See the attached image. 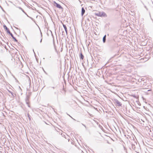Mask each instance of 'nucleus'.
I'll return each mask as SVG.
<instances>
[{
    "mask_svg": "<svg viewBox=\"0 0 153 153\" xmlns=\"http://www.w3.org/2000/svg\"><path fill=\"white\" fill-rule=\"evenodd\" d=\"M4 27L5 29L7 30V33H10L9 29L7 27L6 25H4Z\"/></svg>",
    "mask_w": 153,
    "mask_h": 153,
    "instance_id": "obj_6",
    "label": "nucleus"
},
{
    "mask_svg": "<svg viewBox=\"0 0 153 153\" xmlns=\"http://www.w3.org/2000/svg\"><path fill=\"white\" fill-rule=\"evenodd\" d=\"M123 147H124V149H125V147L124 146H123Z\"/></svg>",
    "mask_w": 153,
    "mask_h": 153,
    "instance_id": "obj_28",
    "label": "nucleus"
},
{
    "mask_svg": "<svg viewBox=\"0 0 153 153\" xmlns=\"http://www.w3.org/2000/svg\"><path fill=\"white\" fill-rule=\"evenodd\" d=\"M82 124L83 126H84L85 127V128H87V127H86V126H85L84 124H83V123H82Z\"/></svg>",
    "mask_w": 153,
    "mask_h": 153,
    "instance_id": "obj_19",
    "label": "nucleus"
},
{
    "mask_svg": "<svg viewBox=\"0 0 153 153\" xmlns=\"http://www.w3.org/2000/svg\"><path fill=\"white\" fill-rule=\"evenodd\" d=\"M7 91L10 93H11V92H12L11 91H10V90H7Z\"/></svg>",
    "mask_w": 153,
    "mask_h": 153,
    "instance_id": "obj_21",
    "label": "nucleus"
},
{
    "mask_svg": "<svg viewBox=\"0 0 153 153\" xmlns=\"http://www.w3.org/2000/svg\"><path fill=\"white\" fill-rule=\"evenodd\" d=\"M55 6L57 8L62 9H63L62 7L59 4L55 2Z\"/></svg>",
    "mask_w": 153,
    "mask_h": 153,
    "instance_id": "obj_4",
    "label": "nucleus"
},
{
    "mask_svg": "<svg viewBox=\"0 0 153 153\" xmlns=\"http://www.w3.org/2000/svg\"><path fill=\"white\" fill-rule=\"evenodd\" d=\"M106 35H105L103 38V43H105L106 41Z\"/></svg>",
    "mask_w": 153,
    "mask_h": 153,
    "instance_id": "obj_9",
    "label": "nucleus"
},
{
    "mask_svg": "<svg viewBox=\"0 0 153 153\" xmlns=\"http://www.w3.org/2000/svg\"><path fill=\"white\" fill-rule=\"evenodd\" d=\"M114 101L117 106H120L122 105V104L117 99H114Z\"/></svg>",
    "mask_w": 153,
    "mask_h": 153,
    "instance_id": "obj_3",
    "label": "nucleus"
},
{
    "mask_svg": "<svg viewBox=\"0 0 153 153\" xmlns=\"http://www.w3.org/2000/svg\"><path fill=\"white\" fill-rule=\"evenodd\" d=\"M67 115H68L71 118H72L74 120H75L73 118V117H72L70 115L68 114H67Z\"/></svg>",
    "mask_w": 153,
    "mask_h": 153,
    "instance_id": "obj_17",
    "label": "nucleus"
},
{
    "mask_svg": "<svg viewBox=\"0 0 153 153\" xmlns=\"http://www.w3.org/2000/svg\"><path fill=\"white\" fill-rule=\"evenodd\" d=\"M75 146L76 147L77 146V147L79 149H80V150H81V148H82V146L80 145V144H76V145H75Z\"/></svg>",
    "mask_w": 153,
    "mask_h": 153,
    "instance_id": "obj_8",
    "label": "nucleus"
},
{
    "mask_svg": "<svg viewBox=\"0 0 153 153\" xmlns=\"http://www.w3.org/2000/svg\"><path fill=\"white\" fill-rule=\"evenodd\" d=\"M9 34L11 36L15 41L18 42V40L16 39V38L13 36V35L11 32Z\"/></svg>",
    "mask_w": 153,
    "mask_h": 153,
    "instance_id": "obj_5",
    "label": "nucleus"
},
{
    "mask_svg": "<svg viewBox=\"0 0 153 153\" xmlns=\"http://www.w3.org/2000/svg\"><path fill=\"white\" fill-rule=\"evenodd\" d=\"M27 115H28V118H29V120H31L30 116L29 114H27Z\"/></svg>",
    "mask_w": 153,
    "mask_h": 153,
    "instance_id": "obj_15",
    "label": "nucleus"
},
{
    "mask_svg": "<svg viewBox=\"0 0 153 153\" xmlns=\"http://www.w3.org/2000/svg\"><path fill=\"white\" fill-rule=\"evenodd\" d=\"M18 7L20 10H22V11L23 12H24V10L21 7Z\"/></svg>",
    "mask_w": 153,
    "mask_h": 153,
    "instance_id": "obj_14",
    "label": "nucleus"
},
{
    "mask_svg": "<svg viewBox=\"0 0 153 153\" xmlns=\"http://www.w3.org/2000/svg\"><path fill=\"white\" fill-rule=\"evenodd\" d=\"M132 147H133L134 146V144H132Z\"/></svg>",
    "mask_w": 153,
    "mask_h": 153,
    "instance_id": "obj_23",
    "label": "nucleus"
},
{
    "mask_svg": "<svg viewBox=\"0 0 153 153\" xmlns=\"http://www.w3.org/2000/svg\"><path fill=\"white\" fill-rule=\"evenodd\" d=\"M151 91V89H149V90H148V91Z\"/></svg>",
    "mask_w": 153,
    "mask_h": 153,
    "instance_id": "obj_27",
    "label": "nucleus"
},
{
    "mask_svg": "<svg viewBox=\"0 0 153 153\" xmlns=\"http://www.w3.org/2000/svg\"><path fill=\"white\" fill-rule=\"evenodd\" d=\"M65 134H64V133H62L61 134V135H62V136L63 137H64L65 138H66V137H65Z\"/></svg>",
    "mask_w": 153,
    "mask_h": 153,
    "instance_id": "obj_13",
    "label": "nucleus"
},
{
    "mask_svg": "<svg viewBox=\"0 0 153 153\" xmlns=\"http://www.w3.org/2000/svg\"><path fill=\"white\" fill-rule=\"evenodd\" d=\"M67 115H68L71 118H72L74 120H75L73 118V117H72L70 115L68 114H67Z\"/></svg>",
    "mask_w": 153,
    "mask_h": 153,
    "instance_id": "obj_18",
    "label": "nucleus"
},
{
    "mask_svg": "<svg viewBox=\"0 0 153 153\" xmlns=\"http://www.w3.org/2000/svg\"><path fill=\"white\" fill-rule=\"evenodd\" d=\"M62 25H63V27L64 28V29L65 30V31L67 30V28L66 26L64 24H63Z\"/></svg>",
    "mask_w": 153,
    "mask_h": 153,
    "instance_id": "obj_12",
    "label": "nucleus"
},
{
    "mask_svg": "<svg viewBox=\"0 0 153 153\" xmlns=\"http://www.w3.org/2000/svg\"><path fill=\"white\" fill-rule=\"evenodd\" d=\"M82 145L83 146V144H82Z\"/></svg>",
    "mask_w": 153,
    "mask_h": 153,
    "instance_id": "obj_31",
    "label": "nucleus"
},
{
    "mask_svg": "<svg viewBox=\"0 0 153 153\" xmlns=\"http://www.w3.org/2000/svg\"><path fill=\"white\" fill-rule=\"evenodd\" d=\"M11 94V97L13 98H14L16 96V94L13 92H12Z\"/></svg>",
    "mask_w": 153,
    "mask_h": 153,
    "instance_id": "obj_10",
    "label": "nucleus"
},
{
    "mask_svg": "<svg viewBox=\"0 0 153 153\" xmlns=\"http://www.w3.org/2000/svg\"><path fill=\"white\" fill-rule=\"evenodd\" d=\"M42 38L41 40H40V43H41L42 42Z\"/></svg>",
    "mask_w": 153,
    "mask_h": 153,
    "instance_id": "obj_24",
    "label": "nucleus"
},
{
    "mask_svg": "<svg viewBox=\"0 0 153 153\" xmlns=\"http://www.w3.org/2000/svg\"><path fill=\"white\" fill-rule=\"evenodd\" d=\"M95 15L98 16L106 17L107 15L106 13L104 12H99L95 13Z\"/></svg>",
    "mask_w": 153,
    "mask_h": 153,
    "instance_id": "obj_2",
    "label": "nucleus"
},
{
    "mask_svg": "<svg viewBox=\"0 0 153 153\" xmlns=\"http://www.w3.org/2000/svg\"><path fill=\"white\" fill-rule=\"evenodd\" d=\"M84 56L81 53L80 55V59H83L84 58Z\"/></svg>",
    "mask_w": 153,
    "mask_h": 153,
    "instance_id": "obj_11",
    "label": "nucleus"
},
{
    "mask_svg": "<svg viewBox=\"0 0 153 153\" xmlns=\"http://www.w3.org/2000/svg\"><path fill=\"white\" fill-rule=\"evenodd\" d=\"M140 103L139 102H138V105H139V104H140Z\"/></svg>",
    "mask_w": 153,
    "mask_h": 153,
    "instance_id": "obj_26",
    "label": "nucleus"
},
{
    "mask_svg": "<svg viewBox=\"0 0 153 153\" xmlns=\"http://www.w3.org/2000/svg\"><path fill=\"white\" fill-rule=\"evenodd\" d=\"M65 31L66 34L67 35V34H68L67 30H65Z\"/></svg>",
    "mask_w": 153,
    "mask_h": 153,
    "instance_id": "obj_22",
    "label": "nucleus"
},
{
    "mask_svg": "<svg viewBox=\"0 0 153 153\" xmlns=\"http://www.w3.org/2000/svg\"><path fill=\"white\" fill-rule=\"evenodd\" d=\"M52 88H53V89L54 88V87H53Z\"/></svg>",
    "mask_w": 153,
    "mask_h": 153,
    "instance_id": "obj_30",
    "label": "nucleus"
},
{
    "mask_svg": "<svg viewBox=\"0 0 153 153\" xmlns=\"http://www.w3.org/2000/svg\"><path fill=\"white\" fill-rule=\"evenodd\" d=\"M30 97L29 95H27L26 97L25 98V101L27 105V106L30 108Z\"/></svg>",
    "mask_w": 153,
    "mask_h": 153,
    "instance_id": "obj_1",
    "label": "nucleus"
},
{
    "mask_svg": "<svg viewBox=\"0 0 153 153\" xmlns=\"http://www.w3.org/2000/svg\"><path fill=\"white\" fill-rule=\"evenodd\" d=\"M27 16L29 17L28 15H27V14L24 11V12H23Z\"/></svg>",
    "mask_w": 153,
    "mask_h": 153,
    "instance_id": "obj_20",
    "label": "nucleus"
},
{
    "mask_svg": "<svg viewBox=\"0 0 153 153\" xmlns=\"http://www.w3.org/2000/svg\"><path fill=\"white\" fill-rule=\"evenodd\" d=\"M140 145V144H138V145H139V146H140V145Z\"/></svg>",
    "mask_w": 153,
    "mask_h": 153,
    "instance_id": "obj_29",
    "label": "nucleus"
},
{
    "mask_svg": "<svg viewBox=\"0 0 153 153\" xmlns=\"http://www.w3.org/2000/svg\"><path fill=\"white\" fill-rule=\"evenodd\" d=\"M67 115H68L71 118H72L74 120H75L73 118V117H72L70 115L68 114H67Z\"/></svg>",
    "mask_w": 153,
    "mask_h": 153,
    "instance_id": "obj_16",
    "label": "nucleus"
},
{
    "mask_svg": "<svg viewBox=\"0 0 153 153\" xmlns=\"http://www.w3.org/2000/svg\"><path fill=\"white\" fill-rule=\"evenodd\" d=\"M41 37H42V33L41 32Z\"/></svg>",
    "mask_w": 153,
    "mask_h": 153,
    "instance_id": "obj_25",
    "label": "nucleus"
},
{
    "mask_svg": "<svg viewBox=\"0 0 153 153\" xmlns=\"http://www.w3.org/2000/svg\"><path fill=\"white\" fill-rule=\"evenodd\" d=\"M85 12V10L84 8L83 7H82V11H81V16H83Z\"/></svg>",
    "mask_w": 153,
    "mask_h": 153,
    "instance_id": "obj_7",
    "label": "nucleus"
}]
</instances>
